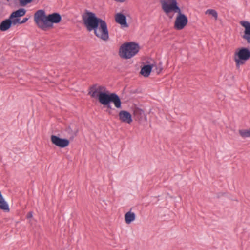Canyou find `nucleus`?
<instances>
[{"label": "nucleus", "instance_id": "nucleus-1", "mask_svg": "<svg viewBox=\"0 0 250 250\" xmlns=\"http://www.w3.org/2000/svg\"><path fill=\"white\" fill-rule=\"evenodd\" d=\"M84 25L89 32L93 31L95 35L104 41L109 39L107 24L102 19L98 18L95 13L86 11L82 15Z\"/></svg>", "mask_w": 250, "mask_h": 250}, {"label": "nucleus", "instance_id": "nucleus-2", "mask_svg": "<svg viewBox=\"0 0 250 250\" xmlns=\"http://www.w3.org/2000/svg\"><path fill=\"white\" fill-rule=\"evenodd\" d=\"M88 94L92 98H97L99 103L108 108H111L110 103H113L115 106L121 108L122 103L119 97L115 93H110L106 88L97 84H94L89 88Z\"/></svg>", "mask_w": 250, "mask_h": 250}, {"label": "nucleus", "instance_id": "nucleus-3", "mask_svg": "<svg viewBox=\"0 0 250 250\" xmlns=\"http://www.w3.org/2000/svg\"><path fill=\"white\" fill-rule=\"evenodd\" d=\"M62 20L61 16L58 13H53L46 15L43 10H37L34 15V20L37 26L43 30H46L52 28L53 24L59 23Z\"/></svg>", "mask_w": 250, "mask_h": 250}, {"label": "nucleus", "instance_id": "nucleus-4", "mask_svg": "<svg viewBox=\"0 0 250 250\" xmlns=\"http://www.w3.org/2000/svg\"><path fill=\"white\" fill-rule=\"evenodd\" d=\"M140 49L138 44L134 42L124 43L119 48V55L123 59H129L139 52Z\"/></svg>", "mask_w": 250, "mask_h": 250}, {"label": "nucleus", "instance_id": "nucleus-5", "mask_svg": "<svg viewBox=\"0 0 250 250\" xmlns=\"http://www.w3.org/2000/svg\"><path fill=\"white\" fill-rule=\"evenodd\" d=\"M250 59V50L247 48L241 47L236 50L233 55V60L236 67L244 65Z\"/></svg>", "mask_w": 250, "mask_h": 250}, {"label": "nucleus", "instance_id": "nucleus-6", "mask_svg": "<svg viewBox=\"0 0 250 250\" xmlns=\"http://www.w3.org/2000/svg\"><path fill=\"white\" fill-rule=\"evenodd\" d=\"M160 3L163 10L170 19L173 17V15H170L171 12L176 13L180 10L177 5L176 0H161Z\"/></svg>", "mask_w": 250, "mask_h": 250}, {"label": "nucleus", "instance_id": "nucleus-7", "mask_svg": "<svg viewBox=\"0 0 250 250\" xmlns=\"http://www.w3.org/2000/svg\"><path fill=\"white\" fill-rule=\"evenodd\" d=\"M178 13L176 17L174 22V27L175 29L180 30L185 28L188 23V19L187 16L181 13V9Z\"/></svg>", "mask_w": 250, "mask_h": 250}, {"label": "nucleus", "instance_id": "nucleus-8", "mask_svg": "<svg viewBox=\"0 0 250 250\" xmlns=\"http://www.w3.org/2000/svg\"><path fill=\"white\" fill-rule=\"evenodd\" d=\"M50 140L53 144L60 148H64L69 146L70 142L67 139H63L57 136L52 135L50 136Z\"/></svg>", "mask_w": 250, "mask_h": 250}, {"label": "nucleus", "instance_id": "nucleus-9", "mask_svg": "<svg viewBox=\"0 0 250 250\" xmlns=\"http://www.w3.org/2000/svg\"><path fill=\"white\" fill-rule=\"evenodd\" d=\"M239 23L245 29L242 38L247 43H250V22L248 21H241Z\"/></svg>", "mask_w": 250, "mask_h": 250}, {"label": "nucleus", "instance_id": "nucleus-10", "mask_svg": "<svg viewBox=\"0 0 250 250\" xmlns=\"http://www.w3.org/2000/svg\"><path fill=\"white\" fill-rule=\"evenodd\" d=\"M119 120L122 123L130 124L132 122V118L131 114L125 110H121L118 114Z\"/></svg>", "mask_w": 250, "mask_h": 250}, {"label": "nucleus", "instance_id": "nucleus-11", "mask_svg": "<svg viewBox=\"0 0 250 250\" xmlns=\"http://www.w3.org/2000/svg\"><path fill=\"white\" fill-rule=\"evenodd\" d=\"M133 114L136 120L139 121H141L143 120L146 121L147 120L146 115L144 111L138 107H135L134 109Z\"/></svg>", "mask_w": 250, "mask_h": 250}, {"label": "nucleus", "instance_id": "nucleus-12", "mask_svg": "<svg viewBox=\"0 0 250 250\" xmlns=\"http://www.w3.org/2000/svg\"><path fill=\"white\" fill-rule=\"evenodd\" d=\"M115 21L118 23L123 25L124 27H127L128 26L126 17L121 13H117L115 16Z\"/></svg>", "mask_w": 250, "mask_h": 250}, {"label": "nucleus", "instance_id": "nucleus-13", "mask_svg": "<svg viewBox=\"0 0 250 250\" xmlns=\"http://www.w3.org/2000/svg\"><path fill=\"white\" fill-rule=\"evenodd\" d=\"M0 209L3 211L8 212L10 211L9 205L6 201L4 200L0 191Z\"/></svg>", "mask_w": 250, "mask_h": 250}, {"label": "nucleus", "instance_id": "nucleus-14", "mask_svg": "<svg viewBox=\"0 0 250 250\" xmlns=\"http://www.w3.org/2000/svg\"><path fill=\"white\" fill-rule=\"evenodd\" d=\"M154 65H145L141 68L140 73L144 77H148Z\"/></svg>", "mask_w": 250, "mask_h": 250}, {"label": "nucleus", "instance_id": "nucleus-15", "mask_svg": "<svg viewBox=\"0 0 250 250\" xmlns=\"http://www.w3.org/2000/svg\"><path fill=\"white\" fill-rule=\"evenodd\" d=\"M12 25V21L10 19H6L0 24V30L5 31L9 29Z\"/></svg>", "mask_w": 250, "mask_h": 250}, {"label": "nucleus", "instance_id": "nucleus-16", "mask_svg": "<svg viewBox=\"0 0 250 250\" xmlns=\"http://www.w3.org/2000/svg\"><path fill=\"white\" fill-rule=\"evenodd\" d=\"M66 131L73 138L77 135L78 129L75 124H72L67 128Z\"/></svg>", "mask_w": 250, "mask_h": 250}, {"label": "nucleus", "instance_id": "nucleus-17", "mask_svg": "<svg viewBox=\"0 0 250 250\" xmlns=\"http://www.w3.org/2000/svg\"><path fill=\"white\" fill-rule=\"evenodd\" d=\"M135 213L131 211H128L125 215V220L127 224H130L131 222L135 220Z\"/></svg>", "mask_w": 250, "mask_h": 250}, {"label": "nucleus", "instance_id": "nucleus-18", "mask_svg": "<svg viewBox=\"0 0 250 250\" xmlns=\"http://www.w3.org/2000/svg\"><path fill=\"white\" fill-rule=\"evenodd\" d=\"M26 10L24 9L21 8L16 11L12 12L10 16V19L22 17L24 16Z\"/></svg>", "mask_w": 250, "mask_h": 250}, {"label": "nucleus", "instance_id": "nucleus-19", "mask_svg": "<svg viewBox=\"0 0 250 250\" xmlns=\"http://www.w3.org/2000/svg\"><path fill=\"white\" fill-rule=\"evenodd\" d=\"M151 65H154L153 71H155L157 74H160L163 70L162 64L161 62H159L158 64L156 63L155 62H154Z\"/></svg>", "mask_w": 250, "mask_h": 250}, {"label": "nucleus", "instance_id": "nucleus-20", "mask_svg": "<svg viewBox=\"0 0 250 250\" xmlns=\"http://www.w3.org/2000/svg\"><path fill=\"white\" fill-rule=\"evenodd\" d=\"M239 135L242 138H248L250 137V133L249 128L248 129H240L238 131Z\"/></svg>", "mask_w": 250, "mask_h": 250}, {"label": "nucleus", "instance_id": "nucleus-21", "mask_svg": "<svg viewBox=\"0 0 250 250\" xmlns=\"http://www.w3.org/2000/svg\"><path fill=\"white\" fill-rule=\"evenodd\" d=\"M205 14L212 16L215 20H216L218 18V13L214 9H208L205 12Z\"/></svg>", "mask_w": 250, "mask_h": 250}, {"label": "nucleus", "instance_id": "nucleus-22", "mask_svg": "<svg viewBox=\"0 0 250 250\" xmlns=\"http://www.w3.org/2000/svg\"><path fill=\"white\" fill-rule=\"evenodd\" d=\"M21 6H24L27 4L30 3L32 0H19Z\"/></svg>", "mask_w": 250, "mask_h": 250}, {"label": "nucleus", "instance_id": "nucleus-23", "mask_svg": "<svg viewBox=\"0 0 250 250\" xmlns=\"http://www.w3.org/2000/svg\"><path fill=\"white\" fill-rule=\"evenodd\" d=\"M12 24L14 25H16L17 24H20L21 21L18 18H14L13 19H11Z\"/></svg>", "mask_w": 250, "mask_h": 250}, {"label": "nucleus", "instance_id": "nucleus-24", "mask_svg": "<svg viewBox=\"0 0 250 250\" xmlns=\"http://www.w3.org/2000/svg\"><path fill=\"white\" fill-rule=\"evenodd\" d=\"M27 218L29 219L33 217V213L32 212H29L27 214Z\"/></svg>", "mask_w": 250, "mask_h": 250}, {"label": "nucleus", "instance_id": "nucleus-25", "mask_svg": "<svg viewBox=\"0 0 250 250\" xmlns=\"http://www.w3.org/2000/svg\"><path fill=\"white\" fill-rule=\"evenodd\" d=\"M28 20V18H24L23 19V20L21 21L20 24H23L25 23Z\"/></svg>", "mask_w": 250, "mask_h": 250}]
</instances>
